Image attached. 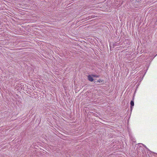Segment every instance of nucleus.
<instances>
[{"mask_svg": "<svg viewBox=\"0 0 157 157\" xmlns=\"http://www.w3.org/2000/svg\"><path fill=\"white\" fill-rule=\"evenodd\" d=\"M137 152L138 153H142L143 154H144V153H145V151H144V148L142 146H139V147L138 148L137 150H136Z\"/></svg>", "mask_w": 157, "mask_h": 157, "instance_id": "nucleus-1", "label": "nucleus"}, {"mask_svg": "<svg viewBox=\"0 0 157 157\" xmlns=\"http://www.w3.org/2000/svg\"><path fill=\"white\" fill-rule=\"evenodd\" d=\"M134 98L132 99V100L131 101L130 104V108L131 111H132V107L134 106Z\"/></svg>", "mask_w": 157, "mask_h": 157, "instance_id": "nucleus-2", "label": "nucleus"}, {"mask_svg": "<svg viewBox=\"0 0 157 157\" xmlns=\"http://www.w3.org/2000/svg\"><path fill=\"white\" fill-rule=\"evenodd\" d=\"M92 75H88V76H87V78H88V80L90 81V82H93L94 80V79L93 78V77H92Z\"/></svg>", "mask_w": 157, "mask_h": 157, "instance_id": "nucleus-3", "label": "nucleus"}, {"mask_svg": "<svg viewBox=\"0 0 157 157\" xmlns=\"http://www.w3.org/2000/svg\"><path fill=\"white\" fill-rule=\"evenodd\" d=\"M103 82V81L101 80V79H100L99 80H98L97 81H95V82H94L95 83H97L98 82L100 83Z\"/></svg>", "mask_w": 157, "mask_h": 157, "instance_id": "nucleus-4", "label": "nucleus"}, {"mask_svg": "<svg viewBox=\"0 0 157 157\" xmlns=\"http://www.w3.org/2000/svg\"><path fill=\"white\" fill-rule=\"evenodd\" d=\"M92 76L93 77H96V78H98L99 77V76L97 75H92Z\"/></svg>", "mask_w": 157, "mask_h": 157, "instance_id": "nucleus-5", "label": "nucleus"}, {"mask_svg": "<svg viewBox=\"0 0 157 157\" xmlns=\"http://www.w3.org/2000/svg\"><path fill=\"white\" fill-rule=\"evenodd\" d=\"M142 145H143V146H144V147H146V146L144 145V144H141Z\"/></svg>", "mask_w": 157, "mask_h": 157, "instance_id": "nucleus-6", "label": "nucleus"}]
</instances>
